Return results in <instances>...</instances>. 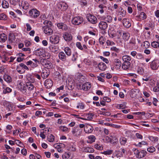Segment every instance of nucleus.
<instances>
[{"mask_svg":"<svg viewBox=\"0 0 159 159\" xmlns=\"http://www.w3.org/2000/svg\"><path fill=\"white\" fill-rule=\"evenodd\" d=\"M151 46L155 48H159V43L157 41H153L151 43Z\"/></svg>","mask_w":159,"mask_h":159,"instance_id":"54","label":"nucleus"},{"mask_svg":"<svg viewBox=\"0 0 159 159\" xmlns=\"http://www.w3.org/2000/svg\"><path fill=\"white\" fill-rule=\"evenodd\" d=\"M117 107L119 109H123L126 108V106L125 104H121L117 105Z\"/></svg>","mask_w":159,"mask_h":159,"instance_id":"59","label":"nucleus"},{"mask_svg":"<svg viewBox=\"0 0 159 159\" xmlns=\"http://www.w3.org/2000/svg\"><path fill=\"white\" fill-rule=\"evenodd\" d=\"M123 63L130 62V61L131 60V58L129 56L125 55L123 56L122 57Z\"/></svg>","mask_w":159,"mask_h":159,"instance_id":"28","label":"nucleus"},{"mask_svg":"<svg viewBox=\"0 0 159 159\" xmlns=\"http://www.w3.org/2000/svg\"><path fill=\"white\" fill-rule=\"evenodd\" d=\"M84 21L83 18L78 16H75L72 19V23L75 25H78L83 23Z\"/></svg>","mask_w":159,"mask_h":159,"instance_id":"4","label":"nucleus"},{"mask_svg":"<svg viewBox=\"0 0 159 159\" xmlns=\"http://www.w3.org/2000/svg\"><path fill=\"white\" fill-rule=\"evenodd\" d=\"M44 67L48 69H50L53 67V65L52 63L48 60H47V62H46V64Z\"/></svg>","mask_w":159,"mask_h":159,"instance_id":"37","label":"nucleus"},{"mask_svg":"<svg viewBox=\"0 0 159 159\" xmlns=\"http://www.w3.org/2000/svg\"><path fill=\"white\" fill-rule=\"evenodd\" d=\"M49 48L50 51L56 53L58 51V48L55 45H51Z\"/></svg>","mask_w":159,"mask_h":159,"instance_id":"27","label":"nucleus"},{"mask_svg":"<svg viewBox=\"0 0 159 159\" xmlns=\"http://www.w3.org/2000/svg\"><path fill=\"white\" fill-rule=\"evenodd\" d=\"M39 11L36 9H33L30 10L29 14L30 17L32 18H36L39 15Z\"/></svg>","mask_w":159,"mask_h":159,"instance_id":"6","label":"nucleus"},{"mask_svg":"<svg viewBox=\"0 0 159 159\" xmlns=\"http://www.w3.org/2000/svg\"><path fill=\"white\" fill-rule=\"evenodd\" d=\"M119 141L121 145H125L127 143V139L124 137H122L120 139Z\"/></svg>","mask_w":159,"mask_h":159,"instance_id":"38","label":"nucleus"},{"mask_svg":"<svg viewBox=\"0 0 159 159\" xmlns=\"http://www.w3.org/2000/svg\"><path fill=\"white\" fill-rule=\"evenodd\" d=\"M130 64V62L123 63L122 65V68L124 70H126L129 68Z\"/></svg>","mask_w":159,"mask_h":159,"instance_id":"31","label":"nucleus"},{"mask_svg":"<svg viewBox=\"0 0 159 159\" xmlns=\"http://www.w3.org/2000/svg\"><path fill=\"white\" fill-rule=\"evenodd\" d=\"M26 87L27 91H29L30 93H33L36 90V88L34 87L33 85L31 83H27Z\"/></svg>","mask_w":159,"mask_h":159,"instance_id":"10","label":"nucleus"},{"mask_svg":"<svg viewBox=\"0 0 159 159\" xmlns=\"http://www.w3.org/2000/svg\"><path fill=\"white\" fill-rule=\"evenodd\" d=\"M44 85L46 88L50 89L53 85L52 80L50 79H47L45 81Z\"/></svg>","mask_w":159,"mask_h":159,"instance_id":"17","label":"nucleus"},{"mask_svg":"<svg viewBox=\"0 0 159 159\" xmlns=\"http://www.w3.org/2000/svg\"><path fill=\"white\" fill-rule=\"evenodd\" d=\"M130 37V34L128 32L124 33L122 35V38L125 41H128Z\"/></svg>","mask_w":159,"mask_h":159,"instance_id":"35","label":"nucleus"},{"mask_svg":"<svg viewBox=\"0 0 159 159\" xmlns=\"http://www.w3.org/2000/svg\"><path fill=\"white\" fill-rule=\"evenodd\" d=\"M136 19L138 20H141L145 19L146 18V15L144 12H141L138 16H136Z\"/></svg>","mask_w":159,"mask_h":159,"instance_id":"20","label":"nucleus"},{"mask_svg":"<svg viewBox=\"0 0 159 159\" xmlns=\"http://www.w3.org/2000/svg\"><path fill=\"white\" fill-rule=\"evenodd\" d=\"M115 62L116 63L115 66L116 69H119L121 65V61L119 59H116L115 60Z\"/></svg>","mask_w":159,"mask_h":159,"instance_id":"36","label":"nucleus"},{"mask_svg":"<svg viewBox=\"0 0 159 159\" xmlns=\"http://www.w3.org/2000/svg\"><path fill=\"white\" fill-rule=\"evenodd\" d=\"M78 57V54L77 52H75L74 53L72 54L71 60L73 61H76Z\"/></svg>","mask_w":159,"mask_h":159,"instance_id":"46","label":"nucleus"},{"mask_svg":"<svg viewBox=\"0 0 159 159\" xmlns=\"http://www.w3.org/2000/svg\"><path fill=\"white\" fill-rule=\"evenodd\" d=\"M16 70L20 74H23L25 72V70H29L28 67L25 64L21 63L16 66Z\"/></svg>","mask_w":159,"mask_h":159,"instance_id":"2","label":"nucleus"},{"mask_svg":"<svg viewBox=\"0 0 159 159\" xmlns=\"http://www.w3.org/2000/svg\"><path fill=\"white\" fill-rule=\"evenodd\" d=\"M48 140L49 142H52L54 140V136L52 134H50L48 138Z\"/></svg>","mask_w":159,"mask_h":159,"instance_id":"58","label":"nucleus"},{"mask_svg":"<svg viewBox=\"0 0 159 159\" xmlns=\"http://www.w3.org/2000/svg\"><path fill=\"white\" fill-rule=\"evenodd\" d=\"M63 37L64 39L66 42H70L72 40V39L71 34L70 33L67 32L64 33Z\"/></svg>","mask_w":159,"mask_h":159,"instance_id":"12","label":"nucleus"},{"mask_svg":"<svg viewBox=\"0 0 159 159\" xmlns=\"http://www.w3.org/2000/svg\"><path fill=\"white\" fill-rule=\"evenodd\" d=\"M126 12L122 7H120L118 9L117 12L118 20L119 21H121L122 18L124 17L126 15Z\"/></svg>","mask_w":159,"mask_h":159,"instance_id":"3","label":"nucleus"},{"mask_svg":"<svg viewBox=\"0 0 159 159\" xmlns=\"http://www.w3.org/2000/svg\"><path fill=\"white\" fill-rule=\"evenodd\" d=\"M93 115L92 113H89L85 115L84 117L81 118V119L85 120H90L93 119Z\"/></svg>","mask_w":159,"mask_h":159,"instance_id":"22","label":"nucleus"},{"mask_svg":"<svg viewBox=\"0 0 159 159\" xmlns=\"http://www.w3.org/2000/svg\"><path fill=\"white\" fill-rule=\"evenodd\" d=\"M7 16L4 13L0 14V20H5L7 19Z\"/></svg>","mask_w":159,"mask_h":159,"instance_id":"60","label":"nucleus"},{"mask_svg":"<svg viewBox=\"0 0 159 159\" xmlns=\"http://www.w3.org/2000/svg\"><path fill=\"white\" fill-rule=\"evenodd\" d=\"M77 108H80L81 109H83L84 108V106L83 103H79L77 104L76 106Z\"/></svg>","mask_w":159,"mask_h":159,"instance_id":"64","label":"nucleus"},{"mask_svg":"<svg viewBox=\"0 0 159 159\" xmlns=\"http://www.w3.org/2000/svg\"><path fill=\"white\" fill-rule=\"evenodd\" d=\"M147 151L150 152L152 153L155 151V148L154 147L152 146L148 148Z\"/></svg>","mask_w":159,"mask_h":159,"instance_id":"63","label":"nucleus"},{"mask_svg":"<svg viewBox=\"0 0 159 159\" xmlns=\"http://www.w3.org/2000/svg\"><path fill=\"white\" fill-rule=\"evenodd\" d=\"M32 60L34 61V63L33 62L32 66V67L34 68L38 66V63L39 64V61L37 58H34L32 59Z\"/></svg>","mask_w":159,"mask_h":159,"instance_id":"33","label":"nucleus"},{"mask_svg":"<svg viewBox=\"0 0 159 159\" xmlns=\"http://www.w3.org/2000/svg\"><path fill=\"white\" fill-rule=\"evenodd\" d=\"M88 140L87 143H92L95 141L96 139L95 137L93 135H90L88 137Z\"/></svg>","mask_w":159,"mask_h":159,"instance_id":"23","label":"nucleus"},{"mask_svg":"<svg viewBox=\"0 0 159 159\" xmlns=\"http://www.w3.org/2000/svg\"><path fill=\"white\" fill-rule=\"evenodd\" d=\"M102 20L105 21L106 22L110 23L112 21V17L109 15L104 16L102 17Z\"/></svg>","mask_w":159,"mask_h":159,"instance_id":"19","label":"nucleus"},{"mask_svg":"<svg viewBox=\"0 0 159 159\" xmlns=\"http://www.w3.org/2000/svg\"><path fill=\"white\" fill-rule=\"evenodd\" d=\"M50 42L52 44H56L59 42V37L57 35H52L49 39Z\"/></svg>","mask_w":159,"mask_h":159,"instance_id":"11","label":"nucleus"},{"mask_svg":"<svg viewBox=\"0 0 159 159\" xmlns=\"http://www.w3.org/2000/svg\"><path fill=\"white\" fill-rule=\"evenodd\" d=\"M98 7L101 9V10L99 11V12L101 14H102L104 12V8L105 7L106 8V7L104 6L102 4H100L98 6Z\"/></svg>","mask_w":159,"mask_h":159,"instance_id":"52","label":"nucleus"},{"mask_svg":"<svg viewBox=\"0 0 159 159\" xmlns=\"http://www.w3.org/2000/svg\"><path fill=\"white\" fill-rule=\"evenodd\" d=\"M68 150L70 151H75L76 150L75 146L73 144L69 145L68 147Z\"/></svg>","mask_w":159,"mask_h":159,"instance_id":"42","label":"nucleus"},{"mask_svg":"<svg viewBox=\"0 0 159 159\" xmlns=\"http://www.w3.org/2000/svg\"><path fill=\"white\" fill-rule=\"evenodd\" d=\"M15 39V36L13 34H10L8 37V40L11 43H12Z\"/></svg>","mask_w":159,"mask_h":159,"instance_id":"44","label":"nucleus"},{"mask_svg":"<svg viewBox=\"0 0 159 159\" xmlns=\"http://www.w3.org/2000/svg\"><path fill=\"white\" fill-rule=\"evenodd\" d=\"M99 27L100 29L103 30H105L108 27L107 22L104 21H100L99 23Z\"/></svg>","mask_w":159,"mask_h":159,"instance_id":"18","label":"nucleus"},{"mask_svg":"<svg viewBox=\"0 0 159 159\" xmlns=\"http://www.w3.org/2000/svg\"><path fill=\"white\" fill-rule=\"evenodd\" d=\"M93 128L92 125L88 124H85L84 130L86 133H91L93 131Z\"/></svg>","mask_w":159,"mask_h":159,"instance_id":"13","label":"nucleus"},{"mask_svg":"<svg viewBox=\"0 0 159 159\" xmlns=\"http://www.w3.org/2000/svg\"><path fill=\"white\" fill-rule=\"evenodd\" d=\"M4 79L8 83H10L12 79L11 77L9 75H6L4 76Z\"/></svg>","mask_w":159,"mask_h":159,"instance_id":"43","label":"nucleus"},{"mask_svg":"<svg viewBox=\"0 0 159 159\" xmlns=\"http://www.w3.org/2000/svg\"><path fill=\"white\" fill-rule=\"evenodd\" d=\"M59 130L62 132H67L68 128L65 126H61L59 127Z\"/></svg>","mask_w":159,"mask_h":159,"instance_id":"56","label":"nucleus"},{"mask_svg":"<svg viewBox=\"0 0 159 159\" xmlns=\"http://www.w3.org/2000/svg\"><path fill=\"white\" fill-rule=\"evenodd\" d=\"M43 50L41 49H38L35 51V54L37 56H42L43 54Z\"/></svg>","mask_w":159,"mask_h":159,"instance_id":"48","label":"nucleus"},{"mask_svg":"<svg viewBox=\"0 0 159 159\" xmlns=\"http://www.w3.org/2000/svg\"><path fill=\"white\" fill-rule=\"evenodd\" d=\"M159 67V61L154 60L150 63V67L153 70H157Z\"/></svg>","mask_w":159,"mask_h":159,"instance_id":"9","label":"nucleus"},{"mask_svg":"<svg viewBox=\"0 0 159 159\" xmlns=\"http://www.w3.org/2000/svg\"><path fill=\"white\" fill-rule=\"evenodd\" d=\"M2 7L4 8H7L9 7V4L8 2L5 0H3L2 2Z\"/></svg>","mask_w":159,"mask_h":159,"instance_id":"49","label":"nucleus"},{"mask_svg":"<svg viewBox=\"0 0 159 159\" xmlns=\"http://www.w3.org/2000/svg\"><path fill=\"white\" fill-rule=\"evenodd\" d=\"M12 89L8 87H7L5 89H4L3 91V93L4 94L9 93L11 92Z\"/></svg>","mask_w":159,"mask_h":159,"instance_id":"53","label":"nucleus"},{"mask_svg":"<svg viewBox=\"0 0 159 159\" xmlns=\"http://www.w3.org/2000/svg\"><path fill=\"white\" fill-rule=\"evenodd\" d=\"M7 39V36L6 34L2 33L0 34V42H4Z\"/></svg>","mask_w":159,"mask_h":159,"instance_id":"34","label":"nucleus"},{"mask_svg":"<svg viewBox=\"0 0 159 159\" xmlns=\"http://www.w3.org/2000/svg\"><path fill=\"white\" fill-rule=\"evenodd\" d=\"M49 74V72L46 70H44L41 74V76L43 79H46L48 76Z\"/></svg>","mask_w":159,"mask_h":159,"instance_id":"39","label":"nucleus"},{"mask_svg":"<svg viewBox=\"0 0 159 159\" xmlns=\"http://www.w3.org/2000/svg\"><path fill=\"white\" fill-rule=\"evenodd\" d=\"M62 159H71V153L70 152H65L62 155Z\"/></svg>","mask_w":159,"mask_h":159,"instance_id":"25","label":"nucleus"},{"mask_svg":"<svg viewBox=\"0 0 159 159\" xmlns=\"http://www.w3.org/2000/svg\"><path fill=\"white\" fill-rule=\"evenodd\" d=\"M76 46L79 49L81 50H83V48L80 42H77L76 43Z\"/></svg>","mask_w":159,"mask_h":159,"instance_id":"61","label":"nucleus"},{"mask_svg":"<svg viewBox=\"0 0 159 159\" xmlns=\"http://www.w3.org/2000/svg\"><path fill=\"white\" fill-rule=\"evenodd\" d=\"M129 43L130 46L134 49L138 48V47L136 45V39L134 38H131L129 40Z\"/></svg>","mask_w":159,"mask_h":159,"instance_id":"15","label":"nucleus"},{"mask_svg":"<svg viewBox=\"0 0 159 159\" xmlns=\"http://www.w3.org/2000/svg\"><path fill=\"white\" fill-rule=\"evenodd\" d=\"M39 59V63H41L43 66H44L46 64V62H47V60L45 59L42 58L41 57Z\"/></svg>","mask_w":159,"mask_h":159,"instance_id":"51","label":"nucleus"},{"mask_svg":"<svg viewBox=\"0 0 159 159\" xmlns=\"http://www.w3.org/2000/svg\"><path fill=\"white\" fill-rule=\"evenodd\" d=\"M113 152V151L111 150H108L106 151H104L103 154L105 155H111Z\"/></svg>","mask_w":159,"mask_h":159,"instance_id":"62","label":"nucleus"},{"mask_svg":"<svg viewBox=\"0 0 159 159\" xmlns=\"http://www.w3.org/2000/svg\"><path fill=\"white\" fill-rule=\"evenodd\" d=\"M83 129L78 126L75 127L72 129V134L75 136L78 137L81 134Z\"/></svg>","mask_w":159,"mask_h":159,"instance_id":"5","label":"nucleus"},{"mask_svg":"<svg viewBox=\"0 0 159 159\" xmlns=\"http://www.w3.org/2000/svg\"><path fill=\"white\" fill-rule=\"evenodd\" d=\"M99 40L100 44L103 45L106 42V39L104 36H102L99 38Z\"/></svg>","mask_w":159,"mask_h":159,"instance_id":"40","label":"nucleus"},{"mask_svg":"<svg viewBox=\"0 0 159 159\" xmlns=\"http://www.w3.org/2000/svg\"><path fill=\"white\" fill-rule=\"evenodd\" d=\"M104 125H106L115 128H120L121 127L120 125L114 124H110L108 123H105Z\"/></svg>","mask_w":159,"mask_h":159,"instance_id":"45","label":"nucleus"},{"mask_svg":"<svg viewBox=\"0 0 159 159\" xmlns=\"http://www.w3.org/2000/svg\"><path fill=\"white\" fill-rule=\"evenodd\" d=\"M87 18L89 22L93 24H96L97 22V19L96 16L91 14H88Z\"/></svg>","mask_w":159,"mask_h":159,"instance_id":"8","label":"nucleus"},{"mask_svg":"<svg viewBox=\"0 0 159 159\" xmlns=\"http://www.w3.org/2000/svg\"><path fill=\"white\" fill-rule=\"evenodd\" d=\"M94 148L99 150H101L103 149L102 145L100 144H95L94 145Z\"/></svg>","mask_w":159,"mask_h":159,"instance_id":"50","label":"nucleus"},{"mask_svg":"<svg viewBox=\"0 0 159 159\" xmlns=\"http://www.w3.org/2000/svg\"><path fill=\"white\" fill-rule=\"evenodd\" d=\"M143 47L145 48H148L150 46V43L148 41H144L143 43Z\"/></svg>","mask_w":159,"mask_h":159,"instance_id":"55","label":"nucleus"},{"mask_svg":"<svg viewBox=\"0 0 159 159\" xmlns=\"http://www.w3.org/2000/svg\"><path fill=\"white\" fill-rule=\"evenodd\" d=\"M91 87V85L90 83L87 82L84 84L82 87V89L84 91H87Z\"/></svg>","mask_w":159,"mask_h":159,"instance_id":"21","label":"nucleus"},{"mask_svg":"<svg viewBox=\"0 0 159 159\" xmlns=\"http://www.w3.org/2000/svg\"><path fill=\"white\" fill-rule=\"evenodd\" d=\"M153 90L155 92H159V82L158 83L156 86L153 88Z\"/></svg>","mask_w":159,"mask_h":159,"instance_id":"57","label":"nucleus"},{"mask_svg":"<svg viewBox=\"0 0 159 159\" xmlns=\"http://www.w3.org/2000/svg\"><path fill=\"white\" fill-rule=\"evenodd\" d=\"M149 139L152 142H156L158 141V138L157 137L153 136H149Z\"/></svg>","mask_w":159,"mask_h":159,"instance_id":"47","label":"nucleus"},{"mask_svg":"<svg viewBox=\"0 0 159 159\" xmlns=\"http://www.w3.org/2000/svg\"><path fill=\"white\" fill-rule=\"evenodd\" d=\"M64 51L66 54L68 56H70L71 54V51L70 48L66 47L65 48Z\"/></svg>","mask_w":159,"mask_h":159,"instance_id":"41","label":"nucleus"},{"mask_svg":"<svg viewBox=\"0 0 159 159\" xmlns=\"http://www.w3.org/2000/svg\"><path fill=\"white\" fill-rule=\"evenodd\" d=\"M146 154V152L144 150H142L139 152L136 157L138 158H141L144 157Z\"/></svg>","mask_w":159,"mask_h":159,"instance_id":"30","label":"nucleus"},{"mask_svg":"<svg viewBox=\"0 0 159 159\" xmlns=\"http://www.w3.org/2000/svg\"><path fill=\"white\" fill-rule=\"evenodd\" d=\"M123 24L124 26L126 28H129L131 26L130 20L128 18H124L122 20Z\"/></svg>","mask_w":159,"mask_h":159,"instance_id":"14","label":"nucleus"},{"mask_svg":"<svg viewBox=\"0 0 159 159\" xmlns=\"http://www.w3.org/2000/svg\"><path fill=\"white\" fill-rule=\"evenodd\" d=\"M44 24L45 26L43 27V30L44 33L48 35L52 34L53 33V30L51 28L52 26V22L48 20H45L44 21Z\"/></svg>","mask_w":159,"mask_h":159,"instance_id":"1","label":"nucleus"},{"mask_svg":"<svg viewBox=\"0 0 159 159\" xmlns=\"http://www.w3.org/2000/svg\"><path fill=\"white\" fill-rule=\"evenodd\" d=\"M137 90L136 89H133L130 91V95L132 98H135L136 96V91Z\"/></svg>","mask_w":159,"mask_h":159,"instance_id":"32","label":"nucleus"},{"mask_svg":"<svg viewBox=\"0 0 159 159\" xmlns=\"http://www.w3.org/2000/svg\"><path fill=\"white\" fill-rule=\"evenodd\" d=\"M58 57L62 61L66 60V57L63 52H59L58 54Z\"/></svg>","mask_w":159,"mask_h":159,"instance_id":"29","label":"nucleus"},{"mask_svg":"<svg viewBox=\"0 0 159 159\" xmlns=\"http://www.w3.org/2000/svg\"><path fill=\"white\" fill-rule=\"evenodd\" d=\"M82 149L83 152H86L93 153L94 151L93 148L89 147H84Z\"/></svg>","mask_w":159,"mask_h":159,"instance_id":"24","label":"nucleus"},{"mask_svg":"<svg viewBox=\"0 0 159 159\" xmlns=\"http://www.w3.org/2000/svg\"><path fill=\"white\" fill-rule=\"evenodd\" d=\"M21 6L23 9L25 10H27L29 8L30 5L28 1L23 0L21 1Z\"/></svg>","mask_w":159,"mask_h":159,"instance_id":"16","label":"nucleus"},{"mask_svg":"<svg viewBox=\"0 0 159 159\" xmlns=\"http://www.w3.org/2000/svg\"><path fill=\"white\" fill-rule=\"evenodd\" d=\"M98 67L100 70L102 71L105 70L107 68L106 65L102 62H100L98 64Z\"/></svg>","mask_w":159,"mask_h":159,"instance_id":"26","label":"nucleus"},{"mask_svg":"<svg viewBox=\"0 0 159 159\" xmlns=\"http://www.w3.org/2000/svg\"><path fill=\"white\" fill-rule=\"evenodd\" d=\"M57 5V8L62 11H65L68 8L67 4L65 2H58Z\"/></svg>","mask_w":159,"mask_h":159,"instance_id":"7","label":"nucleus"}]
</instances>
